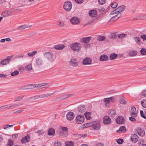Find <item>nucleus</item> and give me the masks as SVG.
Listing matches in <instances>:
<instances>
[{"mask_svg":"<svg viewBox=\"0 0 146 146\" xmlns=\"http://www.w3.org/2000/svg\"><path fill=\"white\" fill-rule=\"evenodd\" d=\"M70 48L74 51L78 52L81 50L82 48L81 44L77 42L72 44Z\"/></svg>","mask_w":146,"mask_h":146,"instance_id":"f257e3e1","label":"nucleus"},{"mask_svg":"<svg viewBox=\"0 0 146 146\" xmlns=\"http://www.w3.org/2000/svg\"><path fill=\"white\" fill-rule=\"evenodd\" d=\"M126 6L124 5H122L117 8L111 11L110 15H115L120 13L123 11L125 9Z\"/></svg>","mask_w":146,"mask_h":146,"instance_id":"f03ea898","label":"nucleus"},{"mask_svg":"<svg viewBox=\"0 0 146 146\" xmlns=\"http://www.w3.org/2000/svg\"><path fill=\"white\" fill-rule=\"evenodd\" d=\"M91 39L90 37H88L83 38V46L85 48H89L90 45L89 42Z\"/></svg>","mask_w":146,"mask_h":146,"instance_id":"7ed1b4c3","label":"nucleus"},{"mask_svg":"<svg viewBox=\"0 0 146 146\" xmlns=\"http://www.w3.org/2000/svg\"><path fill=\"white\" fill-rule=\"evenodd\" d=\"M72 7V4L70 1H66L63 4V8L66 11H69Z\"/></svg>","mask_w":146,"mask_h":146,"instance_id":"20e7f679","label":"nucleus"},{"mask_svg":"<svg viewBox=\"0 0 146 146\" xmlns=\"http://www.w3.org/2000/svg\"><path fill=\"white\" fill-rule=\"evenodd\" d=\"M44 57L50 61L52 62L53 60V55L50 52H45L44 54Z\"/></svg>","mask_w":146,"mask_h":146,"instance_id":"39448f33","label":"nucleus"},{"mask_svg":"<svg viewBox=\"0 0 146 146\" xmlns=\"http://www.w3.org/2000/svg\"><path fill=\"white\" fill-rule=\"evenodd\" d=\"M69 63L70 65L74 67L78 66L79 64V61L74 58H71L70 60Z\"/></svg>","mask_w":146,"mask_h":146,"instance_id":"423d86ee","label":"nucleus"},{"mask_svg":"<svg viewBox=\"0 0 146 146\" xmlns=\"http://www.w3.org/2000/svg\"><path fill=\"white\" fill-rule=\"evenodd\" d=\"M70 21L71 23L74 25L78 24L80 23V19L76 17H72L70 19Z\"/></svg>","mask_w":146,"mask_h":146,"instance_id":"0eeeda50","label":"nucleus"},{"mask_svg":"<svg viewBox=\"0 0 146 146\" xmlns=\"http://www.w3.org/2000/svg\"><path fill=\"white\" fill-rule=\"evenodd\" d=\"M114 98L113 97L110 98H107L104 99V102L106 106H109L111 102H113L114 100Z\"/></svg>","mask_w":146,"mask_h":146,"instance_id":"6e6552de","label":"nucleus"},{"mask_svg":"<svg viewBox=\"0 0 146 146\" xmlns=\"http://www.w3.org/2000/svg\"><path fill=\"white\" fill-rule=\"evenodd\" d=\"M92 127L94 129H99L101 127L100 123L98 121L92 122Z\"/></svg>","mask_w":146,"mask_h":146,"instance_id":"1a4fd4ad","label":"nucleus"},{"mask_svg":"<svg viewBox=\"0 0 146 146\" xmlns=\"http://www.w3.org/2000/svg\"><path fill=\"white\" fill-rule=\"evenodd\" d=\"M74 117V113L72 111L69 112L66 114V118L69 121L72 120Z\"/></svg>","mask_w":146,"mask_h":146,"instance_id":"9d476101","label":"nucleus"},{"mask_svg":"<svg viewBox=\"0 0 146 146\" xmlns=\"http://www.w3.org/2000/svg\"><path fill=\"white\" fill-rule=\"evenodd\" d=\"M117 123L119 124H123L125 122L124 117L122 116H119L116 119Z\"/></svg>","mask_w":146,"mask_h":146,"instance_id":"9b49d317","label":"nucleus"},{"mask_svg":"<svg viewBox=\"0 0 146 146\" xmlns=\"http://www.w3.org/2000/svg\"><path fill=\"white\" fill-rule=\"evenodd\" d=\"M103 123L104 124H109L111 123V119L108 116H104L103 118Z\"/></svg>","mask_w":146,"mask_h":146,"instance_id":"f8f14e48","label":"nucleus"},{"mask_svg":"<svg viewBox=\"0 0 146 146\" xmlns=\"http://www.w3.org/2000/svg\"><path fill=\"white\" fill-rule=\"evenodd\" d=\"M92 60L90 58L86 57L83 60V64L87 65L91 64Z\"/></svg>","mask_w":146,"mask_h":146,"instance_id":"ddd939ff","label":"nucleus"},{"mask_svg":"<svg viewBox=\"0 0 146 146\" xmlns=\"http://www.w3.org/2000/svg\"><path fill=\"white\" fill-rule=\"evenodd\" d=\"M137 133L141 136L143 137L145 135V131L144 129L141 128H138L136 129Z\"/></svg>","mask_w":146,"mask_h":146,"instance_id":"4468645a","label":"nucleus"},{"mask_svg":"<svg viewBox=\"0 0 146 146\" xmlns=\"http://www.w3.org/2000/svg\"><path fill=\"white\" fill-rule=\"evenodd\" d=\"M76 122L78 124L82 123V115L79 114L76 117Z\"/></svg>","mask_w":146,"mask_h":146,"instance_id":"2eb2a0df","label":"nucleus"},{"mask_svg":"<svg viewBox=\"0 0 146 146\" xmlns=\"http://www.w3.org/2000/svg\"><path fill=\"white\" fill-rule=\"evenodd\" d=\"M35 62L37 66H39L43 64V60L42 58L39 57L36 59Z\"/></svg>","mask_w":146,"mask_h":146,"instance_id":"dca6fc26","label":"nucleus"},{"mask_svg":"<svg viewBox=\"0 0 146 146\" xmlns=\"http://www.w3.org/2000/svg\"><path fill=\"white\" fill-rule=\"evenodd\" d=\"M97 13V11L96 10H90L89 12V16L93 17H96Z\"/></svg>","mask_w":146,"mask_h":146,"instance_id":"f3484780","label":"nucleus"},{"mask_svg":"<svg viewBox=\"0 0 146 146\" xmlns=\"http://www.w3.org/2000/svg\"><path fill=\"white\" fill-rule=\"evenodd\" d=\"M131 139L133 142L135 143L138 141L139 137L137 135L134 134L131 135Z\"/></svg>","mask_w":146,"mask_h":146,"instance_id":"a211bd4d","label":"nucleus"},{"mask_svg":"<svg viewBox=\"0 0 146 146\" xmlns=\"http://www.w3.org/2000/svg\"><path fill=\"white\" fill-rule=\"evenodd\" d=\"M73 95V94H70L69 95L67 94H66V95H64L62 96H61L60 97H57L56 99L57 100H64V99H65L66 98H67L69 97H70L72 96Z\"/></svg>","mask_w":146,"mask_h":146,"instance_id":"6ab92c4d","label":"nucleus"},{"mask_svg":"<svg viewBox=\"0 0 146 146\" xmlns=\"http://www.w3.org/2000/svg\"><path fill=\"white\" fill-rule=\"evenodd\" d=\"M30 136L27 135L23 138L21 140L22 143H26L29 142L30 140Z\"/></svg>","mask_w":146,"mask_h":146,"instance_id":"aec40b11","label":"nucleus"},{"mask_svg":"<svg viewBox=\"0 0 146 146\" xmlns=\"http://www.w3.org/2000/svg\"><path fill=\"white\" fill-rule=\"evenodd\" d=\"M32 27V25H25L19 27L17 29L19 30H22L26 28L31 27Z\"/></svg>","mask_w":146,"mask_h":146,"instance_id":"412c9836","label":"nucleus"},{"mask_svg":"<svg viewBox=\"0 0 146 146\" xmlns=\"http://www.w3.org/2000/svg\"><path fill=\"white\" fill-rule=\"evenodd\" d=\"M127 130L126 127L124 126H122L119 127V130L117 131V133H124Z\"/></svg>","mask_w":146,"mask_h":146,"instance_id":"4be33fe9","label":"nucleus"},{"mask_svg":"<svg viewBox=\"0 0 146 146\" xmlns=\"http://www.w3.org/2000/svg\"><path fill=\"white\" fill-rule=\"evenodd\" d=\"M65 46L63 44H60L55 45L54 46V48L56 50H62L65 48Z\"/></svg>","mask_w":146,"mask_h":146,"instance_id":"5701e85b","label":"nucleus"},{"mask_svg":"<svg viewBox=\"0 0 146 146\" xmlns=\"http://www.w3.org/2000/svg\"><path fill=\"white\" fill-rule=\"evenodd\" d=\"M108 57L106 55H103L101 56L100 58V61H106L108 60Z\"/></svg>","mask_w":146,"mask_h":146,"instance_id":"b1692460","label":"nucleus"},{"mask_svg":"<svg viewBox=\"0 0 146 146\" xmlns=\"http://www.w3.org/2000/svg\"><path fill=\"white\" fill-rule=\"evenodd\" d=\"M10 61L9 59H5L1 61L0 64L2 65H5L8 64Z\"/></svg>","mask_w":146,"mask_h":146,"instance_id":"393cba45","label":"nucleus"},{"mask_svg":"<svg viewBox=\"0 0 146 146\" xmlns=\"http://www.w3.org/2000/svg\"><path fill=\"white\" fill-rule=\"evenodd\" d=\"M121 13H118L117 15L111 18V20L112 21H115L121 17Z\"/></svg>","mask_w":146,"mask_h":146,"instance_id":"a878e982","label":"nucleus"},{"mask_svg":"<svg viewBox=\"0 0 146 146\" xmlns=\"http://www.w3.org/2000/svg\"><path fill=\"white\" fill-rule=\"evenodd\" d=\"M116 111L115 110H110L109 111L108 115L109 116L114 117L116 114Z\"/></svg>","mask_w":146,"mask_h":146,"instance_id":"bb28decb","label":"nucleus"},{"mask_svg":"<svg viewBox=\"0 0 146 146\" xmlns=\"http://www.w3.org/2000/svg\"><path fill=\"white\" fill-rule=\"evenodd\" d=\"M55 130L54 129L52 128H50L48 133V134L49 135H54L55 133Z\"/></svg>","mask_w":146,"mask_h":146,"instance_id":"cd10ccee","label":"nucleus"},{"mask_svg":"<svg viewBox=\"0 0 146 146\" xmlns=\"http://www.w3.org/2000/svg\"><path fill=\"white\" fill-rule=\"evenodd\" d=\"M53 93H47L39 95L40 98H44L52 95Z\"/></svg>","mask_w":146,"mask_h":146,"instance_id":"c85d7f7f","label":"nucleus"},{"mask_svg":"<svg viewBox=\"0 0 146 146\" xmlns=\"http://www.w3.org/2000/svg\"><path fill=\"white\" fill-rule=\"evenodd\" d=\"M117 57V54L114 53L111 54L110 56V58L111 60H113L116 59Z\"/></svg>","mask_w":146,"mask_h":146,"instance_id":"c756f323","label":"nucleus"},{"mask_svg":"<svg viewBox=\"0 0 146 146\" xmlns=\"http://www.w3.org/2000/svg\"><path fill=\"white\" fill-rule=\"evenodd\" d=\"M37 52L36 51H34L33 52H29L27 53V55L28 56L32 57L36 54Z\"/></svg>","mask_w":146,"mask_h":146,"instance_id":"7c9ffc66","label":"nucleus"},{"mask_svg":"<svg viewBox=\"0 0 146 146\" xmlns=\"http://www.w3.org/2000/svg\"><path fill=\"white\" fill-rule=\"evenodd\" d=\"M90 114V113L88 112L84 113V115L87 119L89 120L91 118Z\"/></svg>","mask_w":146,"mask_h":146,"instance_id":"2f4dec72","label":"nucleus"},{"mask_svg":"<svg viewBox=\"0 0 146 146\" xmlns=\"http://www.w3.org/2000/svg\"><path fill=\"white\" fill-rule=\"evenodd\" d=\"M92 122H90L83 125V128H87L90 127H92Z\"/></svg>","mask_w":146,"mask_h":146,"instance_id":"473e14b6","label":"nucleus"},{"mask_svg":"<svg viewBox=\"0 0 146 146\" xmlns=\"http://www.w3.org/2000/svg\"><path fill=\"white\" fill-rule=\"evenodd\" d=\"M137 54V52L136 51L132 50L130 51L129 52V54L131 56H134L136 55Z\"/></svg>","mask_w":146,"mask_h":146,"instance_id":"72a5a7b5","label":"nucleus"},{"mask_svg":"<svg viewBox=\"0 0 146 146\" xmlns=\"http://www.w3.org/2000/svg\"><path fill=\"white\" fill-rule=\"evenodd\" d=\"M25 69L27 71H29L32 69V64H30L27 65L25 68Z\"/></svg>","mask_w":146,"mask_h":146,"instance_id":"f704fd0d","label":"nucleus"},{"mask_svg":"<svg viewBox=\"0 0 146 146\" xmlns=\"http://www.w3.org/2000/svg\"><path fill=\"white\" fill-rule=\"evenodd\" d=\"M24 97V95H23L21 96H17L15 99L14 102H15L17 101H20L22 100V99Z\"/></svg>","mask_w":146,"mask_h":146,"instance_id":"c9c22d12","label":"nucleus"},{"mask_svg":"<svg viewBox=\"0 0 146 146\" xmlns=\"http://www.w3.org/2000/svg\"><path fill=\"white\" fill-rule=\"evenodd\" d=\"M133 39L135 40L137 44H139L141 43V41L139 37H135Z\"/></svg>","mask_w":146,"mask_h":146,"instance_id":"e433bc0d","label":"nucleus"},{"mask_svg":"<svg viewBox=\"0 0 146 146\" xmlns=\"http://www.w3.org/2000/svg\"><path fill=\"white\" fill-rule=\"evenodd\" d=\"M140 112L141 116L143 118L146 119V111L145 112V113H144L142 110H141Z\"/></svg>","mask_w":146,"mask_h":146,"instance_id":"4c0bfd02","label":"nucleus"},{"mask_svg":"<svg viewBox=\"0 0 146 146\" xmlns=\"http://www.w3.org/2000/svg\"><path fill=\"white\" fill-rule=\"evenodd\" d=\"M29 98H30V99L31 100L33 101L35 100L39 99L40 98V96H39V95L35 96L33 97H31Z\"/></svg>","mask_w":146,"mask_h":146,"instance_id":"58836bf2","label":"nucleus"},{"mask_svg":"<svg viewBox=\"0 0 146 146\" xmlns=\"http://www.w3.org/2000/svg\"><path fill=\"white\" fill-rule=\"evenodd\" d=\"M105 37L104 36H98L97 38L98 40L99 41H103L105 40Z\"/></svg>","mask_w":146,"mask_h":146,"instance_id":"ea45409f","label":"nucleus"},{"mask_svg":"<svg viewBox=\"0 0 146 146\" xmlns=\"http://www.w3.org/2000/svg\"><path fill=\"white\" fill-rule=\"evenodd\" d=\"M73 143L72 141H67L66 143V146H74Z\"/></svg>","mask_w":146,"mask_h":146,"instance_id":"a19ab883","label":"nucleus"},{"mask_svg":"<svg viewBox=\"0 0 146 146\" xmlns=\"http://www.w3.org/2000/svg\"><path fill=\"white\" fill-rule=\"evenodd\" d=\"M141 104L143 107L146 108V99H143L142 101Z\"/></svg>","mask_w":146,"mask_h":146,"instance_id":"79ce46f5","label":"nucleus"},{"mask_svg":"<svg viewBox=\"0 0 146 146\" xmlns=\"http://www.w3.org/2000/svg\"><path fill=\"white\" fill-rule=\"evenodd\" d=\"M13 145V142L12 140L9 139L8 141V146H12Z\"/></svg>","mask_w":146,"mask_h":146,"instance_id":"37998d69","label":"nucleus"},{"mask_svg":"<svg viewBox=\"0 0 146 146\" xmlns=\"http://www.w3.org/2000/svg\"><path fill=\"white\" fill-rule=\"evenodd\" d=\"M44 132L43 130H38L36 132V133L38 134V135H42L44 134Z\"/></svg>","mask_w":146,"mask_h":146,"instance_id":"c03bdc74","label":"nucleus"},{"mask_svg":"<svg viewBox=\"0 0 146 146\" xmlns=\"http://www.w3.org/2000/svg\"><path fill=\"white\" fill-rule=\"evenodd\" d=\"M19 74V72L17 70H15L14 72H13L11 73V76H14L17 75Z\"/></svg>","mask_w":146,"mask_h":146,"instance_id":"a18cd8bd","label":"nucleus"},{"mask_svg":"<svg viewBox=\"0 0 146 146\" xmlns=\"http://www.w3.org/2000/svg\"><path fill=\"white\" fill-rule=\"evenodd\" d=\"M106 2V0H98V2L100 5L104 4Z\"/></svg>","mask_w":146,"mask_h":146,"instance_id":"49530a36","label":"nucleus"},{"mask_svg":"<svg viewBox=\"0 0 146 146\" xmlns=\"http://www.w3.org/2000/svg\"><path fill=\"white\" fill-rule=\"evenodd\" d=\"M117 143L119 144H121L123 143V140L122 139H119L117 140Z\"/></svg>","mask_w":146,"mask_h":146,"instance_id":"de8ad7c7","label":"nucleus"},{"mask_svg":"<svg viewBox=\"0 0 146 146\" xmlns=\"http://www.w3.org/2000/svg\"><path fill=\"white\" fill-rule=\"evenodd\" d=\"M140 52L141 54L143 55H145L146 54V49L145 48H142L141 51Z\"/></svg>","mask_w":146,"mask_h":146,"instance_id":"09e8293b","label":"nucleus"},{"mask_svg":"<svg viewBox=\"0 0 146 146\" xmlns=\"http://www.w3.org/2000/svg\"><path fill=\"white\" fill-rule=\"evenodd\" d=\"M54 146H61V143L60 142H58L57 141L56 142H55L54 143Z\"/></svg>","mask_w":146,"mask_h":146,"instance_id":"8fccbe9b","label":"nucleus"},{"mask_svg":"<svg viewBox=\"0 0 146 146\" xmlns=\"http://www.w3.org/2000/svg\"><path fill=\"white\" fill-rule=\"evenodd\" d=\"M130 113L131 116L133 117H135L137 116V114L136 113L131 112Z\"/></svg>","mask_w":146,"mask_h":146,"instance_id":"3c124183","label":"nucleus"},{"mask_svg":"<svg viewBox=\"0 0 146 146\" xmlns=\"http://www.w3.org/2000/svg\"><path fill=\"white\" fill-rule=\"evenodd\" d=\"M140 38L142 39L143 41L146 40V34L141 35Z\"/></svg>","mask_w":146,"mask_h":146,"instance_id":"603ef678","label":"nucleus"},{"mask_svg":"<svg viewBox=\"0 0 146 146\" xmlns=\"http://www.w3.org/2000/svg\"><path fill=\"white\" fill-rule=\"evenodd\" d=\"M118 4L116 2H114L111 4V7L112 8H115L117 6Z\"/></svg>","mask_w":146,"mask_h":146,"instance_id":"864d4df0","label":"nucleus"},{"mask_svg":"<svg viewBox=\"0 0 146 146\" xmlns=\"http://www.w3.org/2000/svg\"><path fill=\"white\" fill-rule=\"evenodd\" d=\"M126 34H121L118 35V37L119 38H123L126 36Z\"/></svg>","mask_w":146,"mask_h":146,"instance_id":"5fc2aeb1","label":"nucleus"},{"mask_svg":"<svg viewBox=\"0 0 146 146\" xmlns=\"http://www.w3.org/2000/svg\"><path fill=\"white\" fill-rule=\"evenodd\" d=\"M98 9L99 12L102 13L104 12L105 10V9L103 7H99Z\"/></svg>","mask_w":146,"mask_h":146,"instance_id":"6e6d98bb","label":"nucleus"},{"mask_svg":"<svg viewBox=\"0 0 146 146\" xmlns=\"http://www.w3.org/2000/svg\"><path fill=\"white\" fill-rule=\"evenodd\" d=\"M140 94L142 96H146V90H144L142 91Z\"/></svg>","mask_w":146,"mask_h":146,"instance_id":"4d7b16f0","label":"nucleus"},{"mask_svg":"<svg viewBox=\"0 0 146 146\" xmlns=\"http://www.w3.org/2000/svg\"><path fill=\"white\" fill-rule=\"evenodd\" d=\"M135 117H133L131 116L129 117V119L131 121L134 122L136 121L137 120L135 119Z\"/></svg>","mask_w":146,"mask_h":146,"instance_id":"13d9d810","label":"nucleus"},{"mask_svg":"<svg viewBox=\"0 0 146 146\" xmlns=\"http://www.w3.org/2000/svg\"><path fill=\"white\" fill-rule=\"evenodd\" d=\"M96 19H94L91 20L87 23V25L90 24L92 23H94L96 21Z\"/></svg>","mask_w":146,"mask_h":146,"instance_id":"bf43d9fd","label":"nucleus"},{"mask_svg":"<svg viewBox=\"0 0 146 146\" xmlns=\"http://www.w3.org/2000/svg\"><path fill=\"white\" fill-rule=\"evenodd\" d=\"M7 109L14 108L12 104L7 105Z\"/></svg>","mask_w":146,"mask_h":146,"instance_id":"052dcab7","label":"nucleus"},{"mask_svg":"<svg viewBox=\"0 0 146 146\" xmlns=\"http://www.w3.org/2000/svg\"><path fill=\"white\" fill-rule=\"evenodd\" d=\"M13 125H6L4 126L3 127V129H6L7 128L10 127H13Z\"/></svg>","mask_w":146,"mask_h":146,"instance_id":"680f3d73","label":"nucleus"},{"mask_svg":"<svg viewBox=\"0 0 146 146\" xmlns=\"http://www.w3.org/2000/svg\"><path fill=\"white\" fill-rule=\"evenodd\" d=\"M120 103L121 104H125L126 103V102L125 101L124 99H122L120 101Z\"/></svg>","mask_w":146,"mask_h":146,"instance_id":"e2e57ef3","label":"nucleus"},{"mask_svg":"<svg viewBox=\"0 0 146 146\" xmlns=\"http://www.w3.org/2000/svg\"><path fill=\"white\" fill-rule=\"evenodd\" d=\"M42 86V85L41 84H35V86L34 87H33V88L40 87Z\"/></svg>","mask_w":146,"mask_h":146,"instance_id":"0e129e2a","label":"nucleus"},{"mask_svg":"<svg viewBox=\"0 0 146 146\" xmlns=\"http://www.w3.org/2000/svg\"><path fill=\"white\" fill-rule=\"evenodd\" d=\"M136 111V108L135 107H133L131 108L130 113L131 112H135Z\"/></svg>","mask_w":146,"mask_h":146,"instance_id":"69168bd1","label":"nucleus"},{"mask_svg":"<svg viewBox=\"0 0 146 146\" xmlns=\"http://www.w3.org/2000/svg\"><path fill=\"white\" fill-rule=\"evenodd\" d=\"M7 13L8 15H11L14 14V13L12 11H9L7 12Z\"/></svg>","mask_w":146,"mask_h":146,"instance_id":"338daca9","label":"nucleus"},{"mask_svg":"<svg viewBox=\"0 0 146 146\" xmlns=\"http://www.w3.org/2000/svg\"><path fill=\"white\" fill-rule=\"evenodd\" d=\"M61 129L63 131H66L68 130V128L66 127H61Z\"/></svg>","mask_w":146,"mask_h":146,"instance_id":"774afa93","label":"nucleus"}]
</instances>
